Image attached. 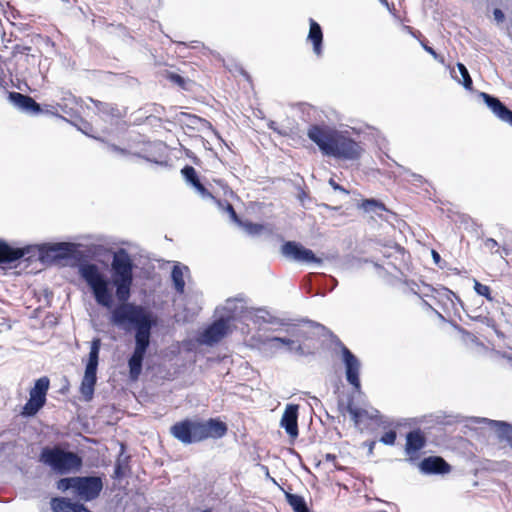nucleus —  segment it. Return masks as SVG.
Listing matches in <instances>:
<instances>
[{"label": "nucleus", "instance_id": "nucleus-1", "mask_svg": "<svg viewBox=\"0 0 512 512\" xmlns=\"http://www.w3.org/2000/svg\"><path fill=\"white\" fill-rule=\"evenodd\" d=\"M134 268L133 259L124 248H118L112 255L110 277L94 263L83 261L78 265V274L95 302L110 311V324L125 333H134V349L127 361L131 381L139 379L153 330L159 325L158 315L149 307L129 301Z\"/></svg>", "mask_w": 512, "mask_h": 512}, {"label": "nucleus", "instance_id": "nucleus-2", "mask_svg": "<svg viewBox=\"0 0 512 512\" xmlns=\"http://www.w3.org/2000/svg\"><path fill=\"white\" fill-rule=\"evenodd\" d=\"M306 134L324 156L355 161L364 152L360 142L354 140L348 131L337 130L328 125L311 124Z\"/></svg>", "mask_w": 512, "mask_h": 512}, {"label": "nucleus", "instance_id": "nucleus-3", "mask_svg": "<svg viewBox=\"0 0 512 512\" xmlns=\"http://www.w3.org/2000/svg\"><path fill=\"white\" fill-rule=\"evenodd\" d=\"M227 424L219 418L207 421L184 419L170 428L171 435L183 444L198 443L208 438L219 439L227 434Z\"/></svg>", "mask_w": 512, "mask_h": 512}, {"label": "nucleus", "instance_id": "nucleus-4", "mask_svg": "<svg viewBox=\"0 0 512 512\" xmlns=\"http://www.w3.org/2000/svg\"><path fill=\"white\" fill-rule=\"evenodd\" d=\"M38 460L57 475H66L79 471L83 465L82 457L68 448V444L56 443L42 447Z\"/></svg>", "mask_w": 512, "mask_h": 512}, {"label": "nucleus", "instance_id": "nucleus-5", "mask_svg": "<svg viewBox=\"0 0 512 512\" xmlns=\"http://www.w3.org/2000/svg\"><path fill=\"white\" fill-rule=\"evenodd\" d=\"M33 249L27 255V262L39 260L42 264H52L58 260L71 258L75 252V247L71 243H43L28 245Z\"/></svg>", "mask_w": 512, "mask_h": 512}, {"label": "nucleus", "instance_id": "nucleus-6", "mask_svg": "<svg viewBox=\"0 0 512 512\" xmlns=\"http://www.w3.org/2000/svg\"><path fill=\"white\" fill-rule=\"evenodd\" d=\"M101 348V339L94 338L91 341L88 359L85 365L84 376L80 385V393L86 402L93 399L95 386L97 383V369L99 364V353Z\"/></svg>", "mask_w": 512, "mask_h": 512}, {"label": "nucleus", "instance_id": "nucleus-7", "mask_svg": "<svg viewBox=\"0 0 512 512\" xmlns=\"http://www.w3.org/2000/svg\"><path fill=\"white\" fill-rule=\"evenodd\" d=\"M50 386L48 377L37 379L30 390V397L22 408L21 415L26 418L34 417L46 404V395Z\"/></svg>", "mask_w": 512, "mask_h": 512}, {"label": "nucleus", "instance_id": "nucleus-8", "mask_svg": "<svg viewBox=\"0 0 512 512\" xmlns=\"http://www.w3.org/2000/svg\"><path fill=\"white\" fill-rule=\"evenodd\" d=\"M341 353V361L345 368L346 381L353 387L355 392L361 391L360 369L361 362L352 351L341 341L338 343Z\"/></svg>", "mask_w": 512, "mask_h": 512}, {"label": "nucleus", "instance_id": "nucleus-9", "mask_svg": "<svg viewBox=\"0 0 512 512\" xmlns=\"http://www.w3.org/2000/svg\"><path fill=\"white\" fill-rule=\"evenodd\" d=\"M281 254L288 260L299 263L322 264L323 260L313 250L296 241H285L281 246Z\"/></svg>", "mask_w": 512, "mask_h": 512}, {"label": "nucleus", "instance_id": "nucleus-10", "mask_svg": "<svg viewBox=\"0 0 512 512\" xmlns=\"http://www.w3.org/2000/svg\"><path fill=\"white\" fill-rule=\"evenodd\" d=\"M75 496L83 501L89 502L96 499L102 489L103 481L100 476L87 475L77 477Z\"/></svg>", "mask_w": 512, "mask_h": 512}, {"label": "nucleus", "instance_id": "nucleus-11", "mask_svg": "<svg viewBox=\"0 0 512 512\" xmlns=\"http://www.w3.org/2000/svg\"><path fill=\"white\" fill-rule=\"evenodd\" d=\"M33 248L28 247H14L3 239H0V267L11 268L14 263L23 259L27 262V255Z\"/></svg>", "mask_w": 512, "mask_h": 512}, {"label": "nucleus", "instance_id": "nucleus-12", "mask_svg": "<svg viewBox=\"0 0 512 512\" xmlns=\"http://www.w3.org/2000/svg\"><path fill=\"white\" fill-rule=\"evenodd\" d=\"M229 319L220 316L219 319L207 326L200 335V342L212 346L221 341L229 332Z\"/></svg>", "mask_w": 512, "mask_h": 512}, {"label": "nucleus", "instance_id": "nucleus-13", "mask_svg": "<svg viewBox=\"0 0 512 512\" xmlns=\"http://www.w3.org/2000/svg\"><path fill=\"white\" fill-rule=\"evenodd\" d=\"M427 439L420 429H414L406 434L405 453L408 455L406 461L414 464L419 459V452L426 446Z\"/></svg>", "mask_w": 512, "mask_h": 512}, {"label": "nucleus", "instance_id": "nucleus-14", "mask_svg": "<svg viewBox=\"0 0 512 512\" xmlns=\"http://www.w3.org/2000/svg\"><path fill=\"white\" fill-rule=\"evenodd\" d=\"M423 288L426 289V292L423 293V296L433 298L443 307H447L448 304L454 306L455 301L461 307L464 306L463 301L460 299V297L444 286L439 285L437 287H434L429 284H423Z\"/></svg>", "mask_w": 512, "mask_h": 512}, {"label": "nucleus", "instance_id": "nucleus-15", "mask_svg": "<svg viewBox=\"0 0 512 512\" xmlns=\"http://www.w3.org/2000/svg\"><path fill=\"white\" fill-rule=\"evenodd\" d=\"M417 466L424 475H444L451 470V466L440 456L425 457Z\"/></svg>", "mask_w": 512, "mask_h": 512}, {"label": "nucleus", "instance_id": "nucleus-16", "mask_svg": "<svg viewBox=\"0 0 512 512\" xmlns=\"http://www.w3.org/2000/svg\"><path fill=\"white\" fill-rule=\"evenodd\" d=\"M298 415L299 405L287 404L281 417L280 426L291 438H296L299 435Z\"/></svg>", "mask_w": 512, "mask_h": 512}, {"label": "nucleus", "instance_id": "nucleus-17", "mask_svg": "<svg viewBox=\"0 0 512 512\" xmlns=\"http://www.w3.org/2000/svg\"><path fill=\"white\" fill-rule=\"evenodd\" d=\"M8 100L22 112L34 115L42 112L41 105L29 95L12 91L8 93Z\"/></svg>", "mask_w": 512, "mask_h": 512}, {"label": "nucleus", "instance_id": "nucleus-18", "mask_svg": "<svg viewBox=\"0 0 512 512\" xmlns=\"http://www.w3.org/2000/svg\"><path fill=\"white\" fill-rule=\"evenodd\" d=\"M306 41L312 44L313 53L320 58L323 55V30L313 18H309V32Z\"/></svg>", "mask_w": 512, "mask_h": 512}, {"label": "nucleus", "instance_id": "nucleus-19", "mask_svg": "<svg viewBox=\"0 0 512 512\" xmlns=\"http://www.w3.org/2000/svg\"><path fill=\"white\" fill-rule=\"evenodd\" d=\"M181 175L183 176L184 180L190 186H192L203 199L213 198V195L201 183L198 173L193 166L185 165L181 169Z\"/></svg>", "mask_w": 512, "mask_h": 512}, {"label": "nucleus", "instance_id": "nucleus-20", "mask_svg": "<svg viewBox=\"0 0 512 512\" xmlns=\"http://www.w3.org/2000/svg\"><path fill=\"white\" fill-rule=\"evenodd\" d=\"M51 508L54 512H91L84 504L65 497L52 498Z\"/></svg>", "mask_w": 512, "mask_h": 512}, {"label": "nucleus", "instance_id": "nucleus-21", "mask_svg": "<svg viewBox=\"0 0 512 512\" xmlns=\"http://www.w3.org/2000/svg\"><path fill=\"white\" fill-rule=\"evenodd\" d=\"M477 423H486L495 429L497 437L501 441H506L512 446V425L505 421L490 420L487 418H477Z\"/></svg>", "mask_w": 512, "mask_h": 512}, {"label": "nucleus", "instance_id": "nucleus-22", "mask_svg": "<svg viewBox=\"0 0 512 512\" xmlns=\"http://www.w3.org/2000/svg\"><path fill=\"white\" fill-rule=\"evenodd\" d=\"M242 302H244V298L242 296L228 298L223 306V310L226 312L225 315H222L224 319H229L230 323L232 320L237 317H241L245 312H247L248 308H245L243 305H238V303Z\"/></svg>", "mask_w": 512, "mask_h": 512}, {"label": "nucleus", "instance_id": "nucleus-23", "mask_svg": "<svg viewBox=\"0 0 512 512\" xmlns=\"http://www.w3.org/2000/svg\"><path fill=\"white\" fill-rule=\"evenodd\" d=\"M353 403H354V400H353L352 396H350L348 398V401L346 404L343 402V400L340 399L338 401V410L342 414H344L345 412H348L351 415V418H352L353 422L355 423V425H358V424H360V422L362 421V419L364 417L368 416V411L365 409H362V408L354 407Z\"/></svg>", "mask_w": 512, "mask_h": 512}, {"label": "nucleus", "instance_id": "nucleus-24", "mask_svg": "<svg viewBox=\"0 0 512 512\" xmlns=\"http://www.w3.org/2000/svg\"><path fill=\"white\" fill-rule=\"evenodd\" d=\"M249 314V318L253 321L255 324H279L284 325L283 320L270 315V313L264 309V308H257V309H247V312Z\"/></svg>", "mask_w": 512, "mask_h": 512}, {"label": "nucleus", "instance_id": "nucleus-25", "mask_svg": "<svg viewBox=\"0 0 512 512\" xmlns=\"http://www.w3.org/2000/svg\"><path fill=\"white\" fill-rule=\"evenodd\" d=\"M95 105L97 111L107 117L120 119L125 116V110L122 111L116 104L102 102L95 99H90Z\"/></svg>", "mask_w": 512, "mask_h": 512}, {"label": "nucleus", "instance_id": "nucleus-26", "mask_svg": "<svg viewBox=\"0 0 512 512\" xmlns=\"http://www.w3.org/2000/svg\"><path fill=\"white\" fill-rule=\"evenodd\" d=\"M184 270L188 271V267L177 263L171 271V280L173 287L178 294H183L185 290Z\"/></svg>", "mask_w": 512, "mask_h": 512}, {"label": "nucleus", "instance_id": "nucleus-27", "mask_svg": "<svg viewBox=\"0 0 512 512\" xmlns=\"http://www.w3.org/2000/svg\"><path fill=\"white\" fill-rule=\"evenodd\" d=\"M261 343L272 350H279L281 346H285L287 351L292 352L296 341L286 337L273 336L265 338Z\"/></svg>", "mask_w": 512, "mask_h": 512}, {"label": "nucleus", "instance_id": "nucleus-28", "mask_svg": "<svg viewBox=\"0 0 512 512\" xmlns=\"http://www.w3.org/2000/svg\"><path fill=\"white\" fill-rule=\"evenodd\" d=\"M177 120L181 125H185L189 128L195 129L198 128L200 124L206 125L209 124V122L197 115H193L186 112H180L177 115Z\"/></svg>", "mask_w": 512, "mask_h": 512}, {"label": "nucleus", "instance_id": "nucleus-29", "mask_svg": "<svg viewBox=\"0 0 512 512\" xmlns=\"http://www.w3.org/2000/svg\"><path fill=\"white\" fill-rule=\"evenodd\" d=\"M286 500L294 512H311L303 496L286 493Z\"/></svg>", "mask_w": 512, "mask_h": 512}, {"label": "nucleus", "instance_id": "nucleus-30", "mask_svg": "<svg viewBox=\"0 0 512 512\" xmlns=\"http://www.w3.org/2000/svg\"><path fill=\"white\" fill-rule=\"evenodd\" d=\"M361 208L365 211V212H372V213H375L376 215L382 217V212H388V210L386 209L384 203L376 200V199H365L362 204H361Z\"/></svg>", "mask_w": 512, "mask_h": 512}, {"label": "nucleus", "instance_id": "nucleus-31", "mask_svg": "<svg viewBox=\"0 0 512 512\" xmlns=\"http://www.w3.org/2000/svg\"><path fill=\"white\" fill-rule=\"evenodd\" d=\"M478 97L483 100V102L493 112L494 115H496L500 108L504 105V103L498 97L486 92H479Z\"/></svg>", "mask_w": 512, "mask_h": 512}, {"label": "nucleus", "instance_id": "nucleus-32", "mask_svg": "<svg viewBox=\"0 0 512 512\" xmlns=\"http://www.w3.org/2000/svg\"><path fill=\"white\" fill-rule=\"evenodd\" d=\"M238 226L242 227L250 236H258L263 231H267L268 234L272 233L271 229H268L267 226L259 223H253L251 221H242V224H238Z\"/></svg>", "mask_w": 512, "mask_h": 512}, {"label": "nucleus", "instance_id": "nucleus-33", "mask_svg": "<svg viewBox=\"0 0 512 512\" xmlns=\"http://www.w3.org/2000/svg\"><path fill=\"white\" fill-rule=\"evenodd\" d=\"M457 68H458V71L462 77V80L458 79L457 76H454L452 74V77L458 81V83L462 84V86L466 89V90H472L473 88V81H472V78L470 77V74H469V71L467 69V67L461 63V62H458L457 63Z\"/></svg>", "mask_w": 512, "mask_h": 512}, {"label": "nucleus", "instance_id": "nucleus-34", "mask_svg": "<svg viewBox=\"0 0 512 512\" xmlns=\"http://www.w3.org/2000/svg\"><path fill=\"white\" fill-rule=\"evenodd\" d=\"M77 477H64L57 481V489L61 490L62 492H66L68 490H72L73 494L75 495L76 492V486H77Z\"/></svg>", "mask_w": 512, "mask_h": 512}, {"label": "nucleus", "instance_id": "nucleus-35", "mask_svg": "<svg viewBox=\"0 0 512 512\" xmlns=\"http://www.w3.org/2000/svg\"><path fill=\"white\" fill-rule=\"evenodd\" d=\"M474 291L479 295L485 297L487 300L492 301L491 289L489 286L484 285L474 279Z\"/></svg>", "mask_w": 512, "mask_h": 512}, {"label": "nucleus", "instance_id": "nucleus-36", "mask_svg": "<svg viewBox=\"0 0 512 512\" xmlns=\"http://www.w3.org/2000/svg\"><path fill=\"white\" fill-rule=\"evenodd\" d=\"M495 116L512 127V110L509 109L505 103Z\"/></svg>", "mask_w": 512, "mask_h": 512}, {"label": "nucleus", "instance_id": "nucleus-37", "mask_svg": "<svg viewBox=\"0 0 512 512\" xmlns=\"http://www.w3.org/2000/svg\"><path fill=\"white\" fill-rule=\"evenodd\" d=\"M396 438H397L396 431L395 430H389V431L385 432L381 436L380 442L385 444V445L392 446V445L395 444Z\"/></svg>", "mask_w": 512, "mask_h": 512}, {"label": "nucleus", "instance_id": "nucleus-38", "mask_svg": "<svg viewBox=\"0 0 512 512\" xmlns=\"http://www.w3.org/2000/svg\"><path fill=\"white\" fill-rule=\"evenodd\" d=\"M223 205H225V212H227L230 216V219L235 223V224H242V220L239 218V216L237 215L233 205L228 202V203H223Z\"/></svg>", "mask_w": 512, "mask_h": 512}, {"label": "nucleus", "instance_id": "nucleus-39", "mask_svg": "<svg viewBox=\"0 0 512 512\" xmlns=\"http://www.w3.org/2000/svg\"><path fill=\"white\" fill-rule=\"evenodd\" d=\"M167 78H168L172 83L177 84V85H178V86H180V87H184V85H185V79H184L181 75H179V74H177V73L170 72V73H168Z\"/></svg>", "mask_w": 512, "mask_h": 512}, {"label": "nucleus", "instance_id": "nucleus-40", "mask_svg": "<svg viewBox=\"0 0 512 512\" xmlns=\"http://www.w3.org/2000/svg\"><path fill=\"white\" fill-rule=\"evenodd\" d=\"M107 148L113 152V153H116L120 156H128V155H131V153L127 150V149H124V148H121L115 144H110L108 143L107 144Z\"/></svg>", "mask_w": 512, "mask_h": 512}, {"label": "nucleus", "instance_id": "nucleus-41", "mask_svg": "<svg viewBox=\"0 0 512 512\" xmlns=\"http://www.w3.org/2000/svg\"><path fill=\"white\" fill-rule=\"evenodd\" d=\"M328 183L335 191H340L344 194H349L348 190H346L343 186L339 185L333 178H330Z\"/></svg>", "mask_w": 512, "mask_h": 512}, {"label": "nucleus", "instance_id": "nucleus-42", "mask_svg": "<svg viewBox=\"0 0 512 512\" xmlns=\"http://www.w3.org/2000/svg\"><path fill=\"white\" fill-rule=\"evenodd\" d=\"M336 458H337V457H336V455H335V454H332V453H327V454L325 455V460H326L327 462H331V463H333V464H334V467H335L337 470H343V467H342V466H340V465H338V464L336 463Z\"/></svg>", "mask_w": 512, "mask_h": 512}, {"label": "nucleus", "instance_id": "nucleus-43", "mask_svg": "<svg viewBox=\"0 0 512 512\" xmlns=\"http://www.w3.org/2000/svg\"><path fill=\"white\" fill-rule=\"evenodd\" d=\"M493 16H494V19H495L498 23L503 22V21H504V19H505V14H504V12H503L501 9H499V8H495V9L493 10Z\"/></svg>", "mask_w": 512, "mask_h": 512}, {"label": "nucleus", "instance_id": "nucleus-44", "mask_svg": "<svg viewBox=\"0 0 512 512\" xmlns=\"http://www.w3.org/2000/svg\"><path fill=\"white\" fill-rule=\"evenodd\" d=\"M292 352L299 356H307L309 352H306L301 344H295L292 348Z\"/></svg>", "mask_w": 512, "mask_h": 512}, {"label": "nucleus", "instance_id": "nucleus-45", "mask_svg": "<svg viewBox=\"0 0 512 512\" xmlns=\"http://www.w3.org/2000/svg\"><path fill=\"white\" fill-rule=\"evenodd\" d=\"M431 256L433 258L434 263L438 267L443 268L441 256L436 250H434V249L431 250Z\"/></svg>", "mask_w": 512, "mask_h": 512}, {"label": "nucleus", "instance_id": "nucleus-46", "mask_svg": "<svg viewBox=\"0 0 512 512\" xmlns=\"http://www.w3.org/2000/svg\"><path fill=\"white\" fill-rule=\"evenodd\" d=\"M13 49L14 53L28 54V52L31 50V47L24 45H15Z\"/></svg>", "mask_w": 512, "mask_h": 512}, {"label": "nucleus", "instance_id": "nucleus-47", "mask_svg": "<svg viewBox=\"0 0 512 512\" xmlns=\"http://www.w3.org/2000/svg\"><path fill=\"white\" fill-rule=\"evenodd\" d=\"M410 290H411L414 294L419 295V296H421V297H424V296H423V293H425V292H426V290H425V291L420 290L419 285H418L417 283H415V282H412V283L410 284Z\"/></svg>", "mask_w": 512, "mask_h": 512}, {"label": "nucleus", "instance_id": "nucleus-48", "mask_svg": "<svg viewBox=\"0 0 512 512\" xmlns=\"http://www.w3.org/2000/svg\"><path fill=\"white\" fill-rule=\"evenodd\" d=\"M210 199L214 201V203L216 204V206L218 207L219 210H221V211L225 210V205H223V203H228L227 200L217 199L214 196H213V198H210Z\"/></svg>", "mask_w": 512, "mask_h": 512}, {"label": "nucleus", "instance_id": "nucleus-49", "mask_svg": "<svg viewBox=\"0 0 512 512\" xmlns=\"http://www.w3.org/2000/svg\"><path fill=\"white\" fill-rule=\"evenodd\" d=\"M422 46L426 52H428L430 55H432L435 59H438L439 55L432 47H430L424 43H422Z\"/></svg>", "mask_w": 512, "mask_h": 512}, {"label": "nucleus", "instance_id": "nucleus-50", "mask_svg": "<svg viewBox=\"0 0 512 512\" xmlns=\"http://www.w3.org/2000/svg\"><path fill=\"white\" fill-rule=\"evenodd\" d=\"M485 246L487 248H490V249H493L495 248L496 246H498V243L496 240H494L493 238H488L486 241H485Z\"/></svg>", "mask_w": 512, "mask_h": 512}, {"label": "nucleus", "instance_id": "nucleus-51", "mask_svg": "<svg viewBox=\"0 0 512 512\" xmlns=\"http://www.w3.org/2000/svg\"><path fill=\"white\" fill-rule=\"evenodd\" d=\"M269 129L273 130L274 132H277L278 134H282V132L278 128V124L275 121H269L268 123Z\"/></svg>", "mask_w": 512, "mask_h": 512}, {"label": "nucleus", "instance_id": "nucleus-52", "mask_svg": "<svg viewBox=\"0 0 512 512\" xmlns=\"http://www.w3.org/2000/svg\"><path fill=\"white\" fill-rule=\"evenodd\" d=\"M310 405H311V407L318 406V405H321V402L317 397L312 396Z\"/></svg>", "mask_w": 512, "mask_h": 512}, {"label": "nucleus", "instance_id": "nucleus-53", "mask_svg": "<svg viewBox=\"0 0 512 512\" xmlns=\"http://www.w3.org/2000/svg\"><path fill=\"white\" fill-rule=\"evenodd\" d=\"M423 305L433 311H435L437 313V315L439 316V318L441 319H444V317L442 316V314H440L439 312H437L427 301L423 300Z\"/></svg>", "mask_w": 512, "mask_h": 512}, {"label": "nucleus", "instance_id": "nucleus-54", "mask_svg": "<svg viewBox=\"0 0 512 512\" xmlns=\"http://www.w3.org/2000/svg\"><path fill=\"white\" fill-rule=\"evenodd\" d=\"M379 416V411L378 410H374L372 413H369L368 412V416H366L367 418L369 419H376L377 417Z\"/></svg>", "mask_w": 512, "mask_h": 512}, {"label": "nucleus", "instance_id": "nucleus-55", "mask_svg": "<svg viewBox=\"0 0 512 512\" xmlns=\"http://www.w3.org/2000/svg\"><path fill=\"white\" fill-rule=\"evenodd\" d=\"M376 442L375 441H370L369 443H367V446H368V454L371 455L373 453V449H374V446H375Z\"/></svg>", "mask_w": 512, "mask_h": 512}, {"label": "nucleus", "instance_id": "nucleus-56", "mask_svg": "<svg viewBox=\"0 0 512 512\" xmlns=\"http://www.w3.org/2000/svg\"><path fill=\"white\" fill-rule=\"evenodd\" d=\"M11 17L14 19L20 17V12L12 7L11 8Z\"/></svg>", "mask_w": 512, "mask_h": 512}, {"label": "nucleus", "instance_id": "nucleus-57", "mask_svg": "<svg viewBox=\"0 0 512 512\" xmlns=\"http://www.w3.org/2000/svg\"><path fill=\"white\" fill-rule=\"evenodd\" d=\"M114 473H115V475H116L117 477H120V476L122 475V469H121L120 465H118V464H117V465L115 466V471H114Z\"/></svg>", "mask_w": 512, "mask_h": 512}, {"label": "nucleus", "instance_id": "nucleus-58", "mask_svg": "<svg viewBox=\"0 0 512 512\" xmlns=\"http://www.w3.org/2000/svg\"><path fill=\"white\" fill-rule=\"evenodd\" d=\"M412 177H413L415 180H417V181H422V176H421V175H419V174H415V173H413V174H412Z\"/></svg>", "mask_w": 512, "mask_h": 512}, {"label": "nucleus", "instance_id": "nucleus-59", "mask_svg": "<svg viewBox=\"0 0 512 512\" xmlns=\"http://www.w3.org/2000/svg\"><path fill=\"white\" fill-rule=\"evenodd\" d=\"M330 279H331V281H332V282H331V285H333V286H332V288H331V290H332V289H334V288L336 287V285H337V280H336L334 277H330Z\"/></svg>", "mask_w": 512, "mask_h": 512}, {"label": "nucleus", "instance_id": "nucleus-60", "mask_svg": "<svg viewBox=\"0 0 512 512\" xmlns=\"http://www.w3.org/2000/svg\"><path fill=\"white\" fill-rule=\"evenodd\" d=\"M330 279H331V281H332V282H331V285H333V286H332V288H331V290H332V289H334V288L336 287V285H337V280H336L334 277H330Z\"/></svg>", "mask_w": 512, "mask_h": 512}, {"label": "nucleus", "instance_id": "nucleus-61", "mask_svg": "<svg viewBox=\"0 0 512 512\" xmlns=\"http://www.w3.org/2000/svg\"><path fill=\"white\" fill-rule=\"evenodd\" d=\"M160 110H164V107H162V106H157V105H155V106H154V111H155L156 113H160Z\"/></svg>", "mask_w": 512, "mask_h": 512}, {"label": "nucleus", "instance_id": "nucleus-62", "mask_svg": "<svg viewBox=\"0 0 512 512\" xmlns=\"http://www.w3.org/2000/svg\"><path fill=\"white\" fill-rule=\"evenodd\" d=\"M306 197V193L304 191L301 192V194H299V199L301 201H303V198Z\"/></svg>", "mask_w": 512, "mask_h": 512}, {"label": "nucleus", "instance_id": "nucleus-63", "mask_svg": "<svg viewBox=\"0 0 512 512\" xmlns=\"http://www.w3.org/2000/svg\"><path fill=\"white\" fill-rule=\"evenodd\" d=\"M379 1H380L382 4H384V5L388 6V2H387V0H379Z\"/></svg>", "mask_w": 512, "mask_h": 512}, {"label": "nucleus", "instance_id": "nucleus-64", "mask_svg": "<svg viewBox=\"0 0 512 512\" xmlns=\"http://www.w3.org/2000/svg\"><path fill=\"white\" fill-rule=\"evenodd\" d=\"M132 155H135V156L141 157V158H145L144 156H142L141 154H138V153H133Z\"/></svg>", "mask_w": 512, "mask_h": 512}]
</instances>
